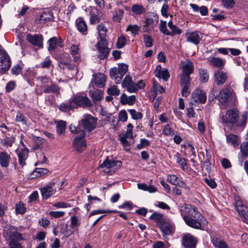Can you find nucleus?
Listing matches in <instances>:
<instances>
[{"label":"nucleus","instance_id":"nucleus-1","mask_svg":"<svg viewBox=\"0 0 248 248\" xmlns=\"http://www.w3.org/2000/svg\"><path fill=\"white\" fill-rule=\"evenodd\" d=\"M220 119L222 124L230 127H239L243 129L247 122L248 115L246 113L240 115L236 108H232L226 111L225 114H220Z\"/></svg>","mask_w":248,"mask_h":248},{"label":"nucleus","instance_id":"nucleus-2","mask_svg":"<svg viewBox=\"0 0 248 248\" xmlns=\"http://www.w3.org/2000/svg\"><path fill=\"white\" fill-rule=\"evenodd\" d=\"M236 101V94L231 88L226 87L219 91L218 94V101L221 105L233 106Z\"/></svg>","mask_w":248,"mask_h":248},{"label":"nucleus","instance_id":"nucleus-3","mask_svg":"<svg viewBox=\"0 0 248 248\" xmlns=\"http://www.w3.org/2000/svg\"><path fill=\"white\" fill-rule=\"evenodd\" d=\"M128 65L124 63H120L118 67H113L110 69L109 75L111 78L114 79L116 84H119L124 75L128 70Z\"/></svg>","mask_w":248,"mask_h":248},{"label":"nucleus","instance_id":"nucleus-4","mask_svg":"<svg viewBox=\"0 0 248 248\" xmlns=\"http://www.w3.org/2000/svg\"><path fill=\"white\" fill-rule=\"evenodd\" d=\"M179 209L183 217L184 215L189 216L195 218L203 217L198 212L196 207L191 204L185 203L180 205L179 206Z\"/></svg>","mask_w":248,"mask_h":248},{"label":"nucleus","instance_id":"nucleus-5","mask_svg":"<svg viewBox=\"0 0 248 248\" xmlns=\"http://www.w3.org/2000/svg\"><path fill=\"white\" fill-rule=\"evenodd\" d=\"M108 41L98 40L95 45L98 55V58L101 60L107 59L110 53V49L108 47Z\"/></svg>","mask_w":248,"mask_h":248},{"label":"nucleus","instance_id":"nucleus-6","mask_svg":"<svg viewBox=\"0 0 248 248\" xmlns=\"http://www.w3.org/2000/svg\"><path fill=\"white\" fill-rule=\"evenodd\" d=\"M97 119L90 115H86L80 121L79 124L83 129L90 132L96 127Z\"/></svg>","mask_w":248,"mask_h":248},{"label":"nucleus","instance_id":"nucleus-7","mask_svg":"<svg viewBox=\"0 0 248 248\" xmlns=\"http://www.w3.org/2000/svg\"><path fill=\"white\" fill-rule=\"evenodd\" d=\"M3 234L5 236L10 237L11 241L18 242L25 240L23 235L17 232L15 228L12 226H7L4 229Z\"/></svg>","mask_w":248,"mask_h":248},{"label":"nucleus","instance_id":"nucleus-8","mask_svg":"<svg viewBox=\"0 0 248 248\" xmlns=\"http://www.w3.org/2000/svg\"><path fill=\"white\" fill-rule=\"evenodd\" d=\"M183 218L187 226L195 229H201V222L206 221L204 217L195 218L189 216L184 215Z\"/></svg>","mask_w":248,"mask_h":248},{"label":"nucleus","instance_id":"nucleus-9","mask_svg":"<svg viewBox=\"0 0 248 248\" xmlns=\"http://www.w3.org/2000/svg\"><path fill=\"white\" fill-rule=\"evenodd\" d=\"M74 108L78 107L86 108L92 106V102L86 96L77 95L71 99Z\"/></svg>","mask_w":248,"mask_h":248},{"label":"nucleus","instance_id":"nucleus-10","mask_svg":"<svg viewBox=\"0 0 248 248\" xmlns=\"http://www.w3.org/2000/svg\"><path fill=\"white\" fill-rule=\"evenodd\" d=\"M235 207L242 220L248 224V207L241 200L235 202Z\"/></svg>","mask_w":248,"mask_h":248},{"label":"nucleus","instance_id":"nucleus-11","mask_svg":"<svg viewBox=\"0 0 248 248\" xmlns=\"http://www.w3.org/2000/svg\"><path fill=\"white\" fill-rule=\"evenodd\" d=\"M197 239L190 233L183 234L182 237V244L185 248H195Z\"/></svg>","mask_w":248,"mask_h":248},{"label":"nucleus","instance_id":"nucleus-12","mask_svg":"<svg viewBox=\"0 0 248 248\" xmlns=\"http://www.w3.org/2000/svg\"><path fill=\"white\" fill-rule=\"evenodd\" d=\"M84 132L82 131V135L77 137L73 142V147L75 151L78 153H81L86 147V143L84 140Z\"/></svg>","mask_w":248,"mask_h":248},{"label":"nucleus","instance_id":"nucleus-13","mask_svg":"<svg viewBox=\"0 0 248 248\" xmlns=\"http://www.w3.org/2000/svg\"><path fill=\"white\" fill-rule=\"evenodd\" d=\"M11 66L10 58L7 53L0 49V70L3 72L7 71Z\"/></svg>","mask_w":248,"mask_h":248},{"label":"nucleus","instance_id":"nucleus-14","mask_svg":"<svg viewBox=\"0 0 248 248\" xmlns=\"http://www.w3.org/2000/svg\"><path fill=\"white\" fill-rule=\"evenodd\" d=\"M186 41L195 45H198L202 38V34L199 31H187L186 33Z\"/></svg>","mask_w":248,"mask_h":248},{"label":"nucleus","instance_id":"nucleus-15","mask_svg":"<svg viewBox=\"0 0 248 248\" xmlns=\"http://www.w3.org/2000/svg\"><path fill=\"white\" fill-rule=\"evenodd\" d=\"M27 40L32 45L37 46L39 48L43 47V37L41 34L31 35L28 34L26 36Z\"/></svg>","mask_w":248,"mask_h":248},{"label":"nucleus","instance_id":"nucleus-16","mask_svg":"<svg viewBox=\"0 0 248 248\" xmlns=\"http://www.w3.org/2000/svg\"><path fill=\"white\" fill-rule=\"evenodd\" d=\"M162 233V235L165 237L167 235H172L174 232V228L172 224L166 219L159 226Z\"/></svg>","mask_w":248,"mask_h":248},{"label":"nucleus","instance_id":"nucleus-17","mask_svg":"<svg viewBox=\"0 0 248 248\" xmlns=\"http://www.w3.org/2000/svg\"><path fill=\"white\" fill-rule=\"evenodd\" d=\"M181 64L183 74L190 75V74L194 72V63L189 59H186L185 61H182Z\"/></svg>","mask_w":248,"mask_h":248},{"label":"nucleus","instance_id":"nucleus-18","mask_svg":"<svg viewBox=\"0 0 248 248\" xmlns=\"http://www.w3.org/2000/svg\"><path fill=\"white\" fill-rule=\"evenodd\" d=\"M192 98L195 102L204 104L206 102L207 97L205 93L200 89H195L192 93Z\"/></svg>","mask_w":248,"mask_h":248},{"label":"nucleus","instance_id":"nucleus-19","mask_svg":"<svg viewBox=\"0 0 248 248\" xmlns=\"http://www.w3.org/2000/svg\"><path fill=\"white\" fill-rule=\"evenodd\" d=\"M122 86L127 88V91L130 93H134L137 91V88L134 84L131 77L126 75L122 82Z\"/></svg>","mask_w":248,"mask_h":248},{"label":"nucleus","instance_id":"nucleus-20","mask_svg":"<svg viewBox=\"0 0 248 248\" xmlns=\"http://www.w3.org/2000/svg\"><path fill=\"white\" fill-rule=\"evenodd\" d=\"M122 165L121 161L114 160V159H109L107 157L104 161L100 165V168H106L107 169H110L115 168L117 169L120 168Z\"/></svg>","mask_w":248,"mask_h":248},{"label":"nucleus","instance_id":"nucleus-21","mask_svg":"<svg viewBox=\"0 0 248 248\" xmlns=\"http://www.w3.org/2000/svg\"><path fill=\"white\" fill-rule=\"evenodd\" d=\"M106 82V76L102 74L99 73L94 76L92 80L91 83L90 84L89 87L93 85V83L94 84L99 87H102L105 86Z\"/></svg>","mask_w":248,"mask_h":248},{"label":"nucleus","instance_id":"nucleus-22","mask_svg":"<svg viewBox=\"0 0 248 248\" xmlns=\"http://www.w3.org/2000/svg\"><path fill=\"white\" fill-rule=\"evenodd\" d=\"M215 81L218 86L223 85L228 78V74L221 70L215 72L214 74Z\"/></svg>","mask_w":248,"mask_h":248},{"label":"nucleus","instance_id":"nucleus-23","mask_svg":"<svg viewBox=\"0 0 248 248\" xmlns=\"http://www.w3.org/2000/svg\"><path fill=\"white\" fill-rule=\"evenodd\" d=\"M155 77L161 78H162L165 81H167L170 78L169 72L167 69H162L161 65H158L156 66L155 71Z\"/></svg>","mask_w":248,"mask_h":248},{"label":"nucleus","instance_id":"nucleus-24","mask_svg":"<svg viewBox=\"0 0 248 248\" xmlns=\"http://www.w3.org/2000/svg\"><path fill=\"white\" fill-rule=\"evenodd\" d=\"M18 149L16 150L17 152L19 164L22 166L26 165V160L28 158L29 154V150L26 148H23L19 152H17Z\"/></svg>","mask_w":248,"mask_h":248},{"label":"nucleus","instance_id":"nucleus-25","mask_svg":"<svg viewBox=\"0 0 248 248\" xmlns=\"http://www.w3.org/2000/svg\"><path fill=\"white\" fill-rule=\"evenodd\" d=\"M56 190L51 186H47L41 189V193L43 199H47L54 194Z\"/></svg>","mask_w":248,"mask_h":248},{"label":"nucleus","instance_id":"nucleus-26","mask_svg":"<svg viewBox=\"0 0 248 248\" xmlns=\"http://www.w3.org/2000/svg\"><path fill=\"white\" fill-rule=\"evenodd\" d=\"M11 156L6 151L0 152V165L2 167L7 168L10 163Z\"/></svg>","mask_w":248,"mask_h":248},{"label":"nucleus","instance_id":"nucleus-27","mask_svg":"<svg viewBox=\"0 0 248 248\" xmlns=\"http://www.w3.org/2000/svg\"><path fill=\"white\" fill-rule=\"evenodd\" d=\"M53 17V15L50 12H44L41 15L39 18L35 20V22L38 24H43L46 22L50 21Z\"/></svg>","mask_w":248,"mask_h":248},{"label":"nucleus","instance_id":"nucleus-28","mask_svg":"<svg viewBox=\"0 0 248 248\" xmlns=\"http://www.w3.org/2000/svg\"><path fill=\"white\" fill-rule=\"evenodd\" d=\"M61 43V40L59 38L53 37L50 38L47 41L48 51L50 52L54 51L57 46L60 45Z\"/></svg>","mask_w":248,"mask_h":248},{"label":"nucleus","instance_id":"nucleus-29","mask_svg":"<svg viewBox=\"0 0 248 248\" xmlns=\"http://www.w3.org/2000/svg\"><path fill=\"white\" fill-rule=\"evenodd\" d=\"M50 83V85H48L45 88L43 91L44 93H58L60 89L58 85L56 83L53 82L52 81H51Z\"/></svg>","mask_w":248,"mask_h":248},{"label":"nucleus","instance_id":"nucleus-30","mask_svg":"<svg viewBox=\"0 0 248 248\" xmlns=\"http://www.w3.org/2000/svg\"><path fill=\"white\" fill-rule=\"evenodd\" d=\"M210 64L214 67L221 68L224 66L225 61L218 57H212L209 60Z\"/></svg>","mask_w":248,"mask_h":248},{"label":"nucleus","instance_id":"nucleus-31","mask_svg":"<svg viewBox=\"0 0 248 248\" xmlns=\"http://www.w3.org/2000/svg\"><path fill=\"white\" fill-rule=\"evenodd\" d=\"M66 126V122L64 121L60 120L56 123V131L59 136H61L65 134Z\"/></svg>","mask_w":248,"mask_h":248},{"label":"nucleus","instance_id":"nucleus-32","mask_svg":"<svg viewBox=\"0 0 248 248\" xmlns=\"http://www.w3.org/2000/svg\"><path fill=\"white\" fill-rule=\"evenodd\" d=\"M89 95L95 103V102L100 101L102 99L103 93L100 90H91L89 92Z\"/></svg>","mask_w":248,"mask_h":248},{"label":"nucleus","instance_id":"nucleus-33","mask_svg":"<svg viewBox=\"0 0 248 248\" xmlns=\"http://www.w3.org/2000/svg\"><path fill=\"white\" fill-rule=\"evenodd\" d=\"M190 6L196 12H200L202 16H205L208 15V9L205 6L199 7L198 5L193 3H190Z\"/></svg>","mask_w":248,"mask_h":248},{"label":"nucleus","instance_id":"nucleus-34","mask_svg":"<svg viewBox=\"0 0 248 248\" xmlns=\"http://www.w3.org/2000/svg\"><path fill=\"white\" fill-rule=\"evenodd\" d=\"M226 140L228 143L232 145L234 147L239 145V138L236 135L230 134L227 135Z\"/></svg>","mask_w":248,"mask_h":248},{"label":"nucleus","instance_id":"nucleus-35","mask_svg":"<svg viewBox=\"0 0 248 248\" xmlns=\"http://www.w3.org/2000/svg\"><path fill=\"white\" fill-rule=\"evenodd\" d=\"M98 31L99 40L108 41L107 38V29L103 24L99 25L97 27Z\"/></svg>","mask_w":248,"mask_h":248},{"label":"nucleus","instance_id":"nucleus-36","mask_svg":"<svg viewBox=\"0 0 248 248\" xmlns=\"http://www.w3.org/2000/svg\"><path fill=\"white\" fill-rule=\"evenodd\" d=\"M163 216L162 214L155 212L149 218L151 220H155L159 226L160 224L164 222V221L165 220V219L163 218Z\"/></svg>","mask_w":248,"mask_h":248},{"label":"nucleus","instance_id":"nucleus-37","mask_svg":"<svg viewBox=\"0 0 248 248\" xmlns=\"http://www.w3.org/2000/svg\"><path fill=\"white\" fill-rule=\"evenodd\" d=\"M77 27L79 31L81 33L86 34L87 31V26L85 22L82 18H79L76 20Z\"/></svg>","mask_w":248,"mask_h":248},{"label":"nucleus","instance_id":"nucleus-38","mask_svg":"<svg viewBox=\"0 0 248 248\" xmlns=\"http://www.w3.org/2000/svg\"><path fill=\"white\" fill-rule=\"evenodd\" d=\"M200 80L202 83H206L209 80V73L208 70L203 68L199 69Z\"/></svg>","mask_w":248,"mask_h":248},{"label":"nucleus","instance_id":"nucleus-39","mask_svg":"<svg viewBox=\"0 0 248 248\" xmlns=\"http://www.w3.org/2000/svg\"><path fill=\"white\" fill-rule=\"evenodd\" d=\"M131 11L136 15H140L146 12L145 8L141 5L136 4L132 5Z\"/></svg>","mask_w":248,"mask_h":248},{"label":"nucleus","instance_id":"nucleus-40","mask_svg":"<svg viewBox=\"0 0 248 248\" xmlns=\"http://www.w3.org/2000/svg\"><path fill=\"white\" fill-rule=\"evenodd\" d=\"M47 171L48 170L46 169L37 168L31 172L30 175V178L34 179L40 177L42 174L46 173Z\"/></svg>","mask_w":248,"mask_h":248},{"label":"nucleus","instance_id":"nucleus-41","mask_svg":"<svg viewBox=\"0 0 248 248\" xmlns=\"http://www.w3.org/2000/svg\"><path fill=\"white\" fill-rule=\"evenodd\" d=\"M213 245L217 248H227V243L218 238L213 239L212 240Z\"/></svg>","mask_w":248,"mask_h":248},{"label":"nucleus","instance_id":"nucleus-42","mask_svg":"<svg viewBox=\"0 0 248 248\" xmlns=\"http://www.w3.org/2000/svg\"><path fill=\"white\" fill-rule=\"evenodd\" d=\"M59 108L63 112L74 109V107L73 105L71 99L66 103L61 104L59 106Z\"/></svg>","mask_w":248,"mask_h":248},{"label":"nucleus","instance_id":"nucleus-43","mask_svg":"<svg viewBox=\"0 0 248 248\" xmlns=\"http://www.w3.org/2000/svg\"><path fill=\"white\" fill-rule=\"evenodd\" d=\"M158 22V18L157 16H154L153 17L147 18L145 22L144 27L151 26L154 27L156 26Z\"/></svg>","mask_w":248,"mask_h":248},{"label":"nucleus","instance_id":"nucleus-44","mask_svg":"<svg viewBox=\"0 0 248 248\" xmlns=\"http://www.w3.org/2000/svg\"><path fill=\"white\" fill-rule=\"evenodd\" d=\"M176 161L181 165V167L183 170H186L188 169L187 165L186 163V160L181 157L179 154L176 155Z\"/></svg>","mask_w":248,"mask_h":248},{"label":"nucleus","instance_id":"nucleus-45","mask_svg":"<svg viewBox=\"0 0 248 248\" xmlns=\"http://www.w3.org/2000/svg\"><path fill=\"white\" fill-rule=\"evenodd\" d=\"M124 15V10L121 9H116L113 16V19L114 21L120 22Z\"/></svg>","mask_w":248,"mask_h":248},{"label":"nucleus","instance_id":"nucleus-46","mask_svg":"<svg viewBox=\"0 0 248 248\" xmlns=\"http://www.w3.org/2000/svg\"><path fill=\"white\" fill-rule=\"evenodd\" d=\"M240 151L242 156L244 158L248 156V142H244L240 145Z\"/></svg>","mask_w":248,"mask_h":248},{"label":"nucleus","instance_id":"nucleus-47","mask_svg":"<svg viewBox=\"0 0 248 248\" xmlns=\"http://www.w3.org/2000/svg\"><path fill=\"white\" fill-rule=\"evenodd\" d=\"M140 30V27L138 25L129 24L127 26L126 31H130L132 34L136 35L139 33Z\"/></svg>","mask_w":248,"mask_h":248},{"label":"nucleus","instance_id":"nucleus-48","mask_svg":"<svg viewBox=\"0 0 248 248\" xmlns=\"http://www.w3.org/2000/svg\"><path fill=\"white\" fill-rule=\"evenodd\" d=\"M15 121L17 123H21L22 124H27V118L19 111L16 113Z\"/></svg>","mask_w":248,"mask_h":248},{"label":"nucleus","instance_id":"nucleus-49","mask_svg":"<svg viewBox=\"0 0 248 248\" xmlns=\"http://www.w3.org/2000/svg\"><path fill=\"white\" fill-rule=\"evenodd\" d=\"M38 79L40 80L44 88L52 81L51 78L46 76L39 77Z\"/></svg>","mask_w":248,"mask_h":248},{"label":"nucleus","instance_id":"nucleus-50","mask_svg":"<svg viewBox=\"0 0 248 248\" xmlns=\"http://www.w3.org/2000/svg\"><path fill=\"white\" fill-rule=\"evenodd\" d=\"M143 42L146 47H150L153 46V39L147 34L143 35Z\"/></svg>","mask_w":248,"mask_h":248},{"label":"nucleus","instance_id":"nucleus-51","mask_svg":"<svg viewBox=\"0 0 248 248\" xmlns=\"http://www.w3.org/2000/svg\"><path fill=\"white\" fill-rule=\"evenodd\" d=\"M163 134L167 136H172L174 135V131L170 127V124H166L163 130Z\"/></svg>","mask_w":248,"mask_h":248},{"label":"nucleus","instance_id":"nucleus-52","mask_svg":"<svg viewBox=\"0 0 248 248\" xmlns=\"http://www.w3.org/2000/svg\"><path fill=\"white\" fill-rule=\"evenodd\" d=\"M118 211L117 210H93L91 212L89 217H91L92 216L99 214H103V213H118Z\"/></svg>","mask_w":248,"mask_h":248},{"label":"nucleus","instance_id":"nucleus-53","mask_svg":"<svg viewBox=\"0 0 248 248\" xmlns=\"http://www.w3.org/2000/svg\"><path fill=\"white\" fill-rule=\"evenodd\" d=\"M160 31L164 34L169 35L170 31L167 27V22L161 20L160 23Z\"/></svg>","mask_w":248,"mask_h":248},{"label":"nucleus","instance_id":"nucleus-54","mask_svg":"<svg viewBox=\"0 0 248 248\" xmlns=\"http://www.w3.org/2000/svg\"><path fill=\"white\" fill-rule=\"evenodd\" d=\"M216 99L218 100L217 91L216 88H212L208 96V100L209 102H212Z\"/></svg>","mask_w":248,"mask_h":248},{"label":"nucleus","instance_id":"nucleus-55","mask_svg":"<svg viewBox=\"0 0 248 248\" xmlns=\"http://www.w3.org/2000/svg\"><path fill=\"white\" fill-rule=\"evenodd\" d=\"M170 247V244L168 242L164 243L162 241H157L153 244L154 248H169Z\"/></svg>","mask_w":248,"mask_h":248},{"label":"nucleus","instance_id":"nucleus-56","mask_svg":"<svg viewBox=\"0 0 248 248\" xmlns=\"http://www.w3.org/2000/svg\"><path fill=\"white\" fill-rule=\"evenodd\" d=\"M128 112L131 114L132 118L134 120L140 119L142 118V114L140 112H137L135 109H128Z\"/></svg>","mask_w":248,"mask_h":248},{"label":"nucleus","instance_id":"nucleus-57","mask_svg":"<svg viewBox=\"0 0 248 248\" xmlns=\"http://www.w3.org/2000/svg\"><path fill=\"white\" fill-rule=\"evenodd\" d=\"M107 93L110 95L117 96L120 93V90L116 86L114 85L108 89Z\"/></svg>","mask_w":248,"mask_h":248},{"label":"nucleus","instance_id":"nucleus-58","mask_svg":"<svg viewBox=\"0 0 248 248\" xmlns=\"http://www.w3.org/2000/svg\"><path fill=\"white\" fill-rule=\"evenodd\" d=\"M126 40L124 36H121L118 38L116 46L118 48H123L126 44Z\"/></svg>","mask_w":248,"mask_h":248},{"label":"nucleus","instance_id":"nucleus-59","mask_svg":"<svg viewBox=\"0 0 248 248\" xmlns=\"http://www.w3.org/2000/svg\"><path fill=\"white\" fill-rule=\"evenodd\" d=\"M16 211L17 214H23L26 212V208L22 203L16 204Z\"/></svg>","mask_w":248,"mask_h":248},{"label":"nucleus","instance_id":"nucleus-60","mask_svg":"<svg viewBox=\"0 0 248 248\" xmlns=\"http://www.w3.org/2000/svg\"><path fill=\"white\" fill-rule=\"evenodd\" d=\"M178 177L175 175H169L167 176V181L174 186H177Z\"/></svg>","mask_w":248,"mask_h":248},{"label":"nucleus","instance_id":"nucleus-61","mask_svg":"<svg viewBox=\"0 0 248 248\" xmlns=\"http://www.w3.org/2000/svg\"><path fill=\"white\" fill-rule=\"evenodd\" d=\"M171 31H170L169 35L170 36H174L175 35H180L182 33L181 30L176 26L174 25L172 28L170 29Z\"/></svg>","mask_w":248,"mask_h":248},{"label":"nucleus","instance_id":"nucleus-62","mask_svg":"<svg viewBox=\"0 0 248 248\" xmlns=\"http://www.w3.org/2000/svg\"><path fill=\"white\" fill-rule=\"evenodd\" d=\"M190 80V75L183 74L181 77V84L184 85H188Z\"/></svg>","mask_w":248,"mask_h":248},{"label":"nucleus","instance_id":"nucleus-63","mask_svg":"<svg viewBox=\"0 0 248 248\" xmlns=\"http://www.w3.org/2000/svg\"><path fill=\"white\" fill-rule=\"evenodd\" d=\"M222 3L226 8H232L235 4V0H222Z\"/></svg>","mask_w":248,"mask_h":248},{"label":"nucleus","instance_id":"nucleus-64","mask_svg":"<svg viewBox=\"0 0 248 248\" xmlns=\"http://www.w3.org/2000/svg\"><path fill=\"white\" fill-rule=\"evenodd\" d=\"M118 119L120 121L125 122L127 120V114L125 110H122L119 113Z\"/></svg>","mask_w":248,"mask_h":248}]
</instances>
